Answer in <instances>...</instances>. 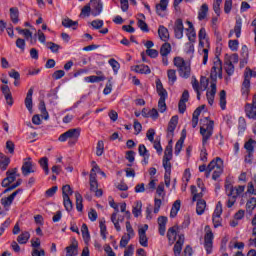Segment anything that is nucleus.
Listing matches in <instances>:
<instances>
[{"label":"nucleus","instance_id":"obj_22","mask_svg":"<svg viewBox=\"0 0 256 256\" xmlns=\"http://www.w3.org/2000/svg\"><path fill=\"white\" fill-rule=\"evenodd\" d=\"M2 93L5 97L7 105H13V96L11 95V90L9 89V86L3 85Z\"/></svg>","mask_w":256,"mask_h":256},{"label":"nucleus","instance_id":"obj_15","mask_svg":"<svg viewBox=\"0 0 256 256\" xmlns=\"http://www.w3.org/2000/svg\"><path fill=\"white\" fill-rule=\"evenodd\" d=\"M169 5V0H160V3L156 4V13L160 17H165V11H167V7Z\"/></svg>","mask_w":256,"mask_h":256},{"label":"nucleus","instance_id":"obj_46","mask_svg":"<svg viewBox=\"0 0 256 256\" xmlns=\"http://www.w3.org/2000/svg\"><path fill=\"white\" fill-rule=\"evenodd\" d=\"M183 143H185V136H181L175 145V155H179L181 153V149H183Z\"/></svg>","mask_w":256,"mask_h":256},{"label":"nucleus","instance_id":"obj_10","mask_svg":"<svg viewBox=\"0 0 256 256\" xmlns=\"http://www.w3.org/2000/svg\"><path fill=\"white\" fill-rule=\"evenodd\" d=\"M21 171L24 177H27V175L31 173H35V170L33 169V162H31V157L24 159V163L22 165Z\"/></svg>","mask_w":256,"mask_h":256},{"label":"nucleus","instance_id":"obj_6","mask_svg":"<svg viewBox=\"0 0 256 256\" xmlns=\"http://www.w3.org/2000/svg\"><path fill=\"white\" fill-rule=\"evenodd\" d=\"M19 176L20 175L17 174V168L9 169L6 172V177L2 180V184H1L2 187H5L6 189H9V187H11V183L15 182V180Z\"/></svg>","mask_w":256,"mask_h":256},{"label":"nucleus","instance_id":"obj_47","mask_svg":"<svg viewBox=\"0 0 256 256\" xmlns=\"http://www.w3.org/2000/svg\"><path fill=\"white\" fill-rule=\"evenodd\" d=\"M255 207H256V198L252 197L246 203V210L249 211V213H253V209H255Z\"/></svg>","mask_w":256,"mask_h":256},{"label":"nucleus","instance_id":"obj_41","mask_svg":"<svg viewBox=\"0 0 256 256\" xmlns=\"http://www.w3.org/2000/svg\"><path fill=\"white\" fill-rule=\"evenodd\" d=\"M16 31H18L19 35H24L25 39H33V32L29 29H21L20 27H16Z\"/></svg>","mask_w":256,"mask_h":256},{"label":"nucleus","instance_id":"obj_13","mask_svg":"<svg viewBox=\"0 0 256 256\" xmlns=\"http://www.w3.org/2000/svg\"><path fill=\"white\" fill-rule=\"evenodd\" d=\"M22 191H23L22 189H18L14 191L10 196L2 198L1 205H3V207H5L6 209L7 207H11L15 197H17V195H19V193H21Z\"/></svg>","mask_w":256,"mask_h":256},{"label":"nucleus","instance_id":"obj_25","mask_svg":"<svg viewBox=\"0 0 256 256\" xmlns=\"http://www.w3.org/2000/svg\"><path fill=\"white\" fill-rule=\"evenodd\" d=\"M158 35L161 41H169V30L165 26H159Z\"/></svg>","mask_w":256,"mask_h":256},{"label":"nucleus","instance_id":"obj_59","mask_svg":"<svg viewBox=\"0 0 256 256\" xmlns=\"http://www.w3.org/2000/svg\"><path fill=\"white\" fill-rule=\"evenodd\" d=\"M47 47L48 49H50V51H52V53H58L59 49H61V46H59V44L53 42H48Z\"/></svg>","mask_w":256,"mask_h":256},{"label":"nucleus","instance_id":"obj_33","mask_svg":"<svg viewBox=\"0 0 256 256\" xmlns=\"http://www.w3.org/2000/svg\"><path fill=\"white\" fill-rule=\"evenodd\" d=\"M167 77L169 85H175V81H177V71L174 69H169L167 71Z\"/></svg>","mask_w":256,"mask_h":256},{"label":"nucleus","instance_id":"obj_40","mask_svg":"<svg viewBox=\"0 0 256 256\" xmlns=\"http://www.w3.org/2000/svg\"><path fill=\"white\" fill-rule=\"evenodd\" d=\"M63 205L68 213L73 211V201H71V198L69 196H64Z\"/></svg>","mask_w":256,"mask_h":256},{"label":"nucleus","instance_id":"obj_8","mask_svg":"<svg viewBox=\"0 0 256 256\" xmlns=\"http://www.w3.org/2000/svg\"><path fill=\"white\" fill-rule=\"evenodd\" d=\"M223 214V205L221 204V202H218L216 205V208L214 210L213 216H212V221H213V225L215 227V229H217V227H221V215Z\"/></svg>","mask_w":256,"mask_h":256},{"label":"nucleus","instance_id":"obj_12","mask_svg":"<svg viewBox=\"0 0 256 256\" xmlns=\"http://www.w3.org/2000/svg\"><path fill=\"white\" fill-rule=\"evenodd\" d=\"M185 243V235L184 234H179L178 239L174 245V255L179 256L181 255V251H183V245Z\"/></svg>","mask_w":256,"mask_h":256},{"label":"nucleus","instance_id":"obj_36","mask_svg":"<svg viewBox=\"0 0 256 256\" xmlns=\"http://www.w3.org/2000/svg\"><path fill=\"white\" fill-rule=\"evenodd\" d=\"M207 13H209V6L207 4H203L198 13L199 21H203V19H205V17H207Z\"/></svg>","mask_w":256,"mask_h":256},{"label":"nucleus","instance_id":"obj_18","mask_svg":"<svg viewBox=\"0 0 256 256\" xmlns=\"http://www.w3.org/2000/svg\"><path fill=\"white\" fill-rule=\"evenodd\" d=\"M226 191H229L228 197H231V195H234L235 197H239L243 191H245V186H238L236 188H233V186L228 185L226 186Z\"/></svg>","mask_w":256,"mask_h":256},{"label":"nucleus","instance_id":"obj_29","mask_svg":"<svg viewBox=\"0 0 256 256\" xmlns=\"http://www.w3.org/2000/svg\"><path fill=\"white\" fill-rule=\"evenodd\" d=\"M134 71L136 73H140L141 75H149V73H151V68H149V66L147 65H136L134 68Z\"/></svg>","mask_w":256,"mask_h":256},{"label":"nucleus","instance_id":"obj_4","mask_svg":"<svg viewBox=\"0 0 256 256\" xmlns=\"http://www.w3.org/2000/svg\"><path fill=\"white\" fill-rule=\"evenodd\" d=\"M207 123L206 126H201L200 127V135H202V145L203 147H205V145H207V141H209L211 139V137L213 136V129L215 126V122L213 120H207V118H205Z\"/></svg>","mask_w":256,"mask_h":256},{"label":"nucleus","instance_id":"obj_11","mask_svg":"<svg viewBox=\"0 0 256 256\" xmlns=\"http://www.w3.org/2000/svg\"><path fill=\"white\" fill-rule=\"evenodd\" d=\"M90 3L92 4L91 15L93 17H98L100 13H103V2L101 0H91Z\"/></svg>","mask_w":256,"mask_h":256},{"label":"nucleus","instance_id":"obj_19","mask_svg":"<svg viewBox=\"0 0 256 256\" xmlns=\"http://www.w3.org/2000/svg\"><path fill=\"white\" fill-rule=\"evenodd\" d=\"M25 107L30 113H33V88H30L25 98Z\"/></svg>","mask_w":256,"mask_h":256},{"label":"nucleus","instance_id":"obj_30","mask_svg":"<svg viewBox=\"0 0 256 256\" xmlns=\"http://www.w3.org/2000/svg\"><path fill=\"white\" fill-rule=\"evenodd\" d=\"M10 18L12 23H14L15 25L19 23V8L17 7L10 8Z\"/></svg>","mask_w":256,"mask_h":256},{"label":"nucleus","instance_id":"obj_1","mask_svg":"<svg viewBox=\"0 0 256 256\" xmlns=\"http://www.w3.org/2000/svg\"><path fill=\"white\" fill-rule=\"evenodd\" d=\"M222 67L223 62H221L219 57H216L210 72V79L212 80L210 85L211 90L206 93L209 105H213V101H215V95L217 93V76Z\"/></svg>","mask_w":256,"mask_h":256},{"label":"nucleus","instance_id":"obj_48","mask_svg":"<svg viewBox=\"0 0 256 256\" xmlns=\"http://www.w3.org/2000/svg\"><path fill=\"white\" fill-rule=\"evenodd\" d=\"M71 195H73V189H71V185H64L62 187V197H71Z\"/></svg>","mask_w":256,"mask_h":256},{"label":"nucleus","instance_id":"obj_23","mask_svg":"<svg viewBox=\"0 0 256 256\" xmlns=\"http://www.w3.org/2000/svg\"><path fill=\"white\" fill-rule=\"evenodd\" d=\"M139 243L142 247H149V238L145 234V230H138Z\"/></svg>","mask_w":256,"mask_h":256},{"label":"nucleus","instance_id":"obj_39","mask_svg":"<svg viewBox=\"0 0 256 256\" xmlns=\"http://www.w3.org/2000/svg\"><path fill=\"white\" fill-rule=\"evenodd\" d=\"M220 107L223 111H225L227 107V92H225V90L220 91Z\"/></svg>","mask_w":256,"mask_h":256},{"label":"nucleus","instance_id":"obj_3","mask_svg":"<svg viewBox=\"0 0 256 256\" xmlns=\"http://www.w3.org/2000/svg\"><path fill=\"white\" fill-rule=\"evenodd\" d=\"M80 136L81 128H72L61 134L58 138V141H60L61 143H65V141L69 139V145H75V143L79 141Z\"/></svg>","mask_w":256,"mask_h":256},{"label":"nucleus","instance_id":"obj_28","mask_svg":"<svg viewBox=\"0 0 256 256\" xmlns=\"http://www.w3.org/2000/svg\"><path fill=\"white\" fill-rule=\"evenodd\" d=\"M99 189V183L97 182V173L90 174V191L94 192Z\"/></svg>","mask_w":256,"mask_h":256},{"label":"nucleus","instance_id":"obj_16","mask_svg":"<svg viewBox=\"0 0 256 256\" xmlns=\"http://www.w3.org/2000/svg\"><path fill=\"white\" fill-rule=\"evenodd\" d=\"M79 243L77 240H73L71 245L66 247V256H77L79 255L78 251Z\"/></svg>","mask_w":256,"mask_h":256},{"label":"nucleus","instance_id":"obj_63","mask_svg":"<svg viewBox=\"0 0 256 256\" xmlns=\"http://www.w3.org/2000/svg\"><path fill=\"white\" fill-rule=\"evenodd\" d=\"M233 31L236 34L237 39H239V37H241V21L239 20L236 21Z\"/></svg>","mask_w":256,"mask_h":256},{"label":"nucleus","instance_id":"obj_45","mask_svg":"<svg viewBox=\"0 0 256 256\" xmlns=\"http://www.w3.org/2000/svg\"><path fill=\"white\" fill-rule=\"evenodd\" d=\"M141 209H143V203L141 201H136V204L132 209L134 217H139V215H141Z\"/></svg>","mask_w":256,"mask_h":256},{"label":"nucleus","instance_id":"obj_57","mask_svg":"<svg viewBox=\"0 0 256 256\" xmlns=\"http://www.w3.org/2000/svg\"><path fill=\"white\" fill-rule=\"evenodd\" d=\"M111 221L114 223L116 231H121V225H119V219H117V213L111 215Z\"/></svg>","mask_w":256,"mask_h":256},{"label":"nucleus","instance_id":"obj_34","mask_svg":"<svg viewBox=\"0 0 256 256\" xmlns=\"http://www.w3.org/2000/svg\"><path fill=\"white\" fill-rule=\"evenodd\" d=\"M39 165L40 167H42L45 175H47L49 173V158L47 157L40 158Z\"/></svg>","mask_w":256,"mask_h":256},{"label":"nucleus","instance_id":"obj_61","mask_svg":"<svg viewBox=\"0 0 256 256\" xmlns=\"http://www.w3.org/2000/svg\"><path fill=\"white\" fill-rule=\"evenodd\" d=\"M131 238H132L131 236H127V235L122 236L120 240V247L121 248L127 247V245H129V241H131Z\"/></svg>","mask_w":256,"mask_h":256},{"label":"nucleus","instance_id":"obj_60","mask_svg":"<svg viewBox=\"0 0 256 256\" xmlns=\"http://www.w3.org/2000/svg\"><path fill=\"white\" fill-rule=\"evenodd\" d=\"M138 27L143 31L144 33H149V26L146 24L145 21L139 19L138 20Z\"/></svg>","mask_w":256,"mask_h":256},{"label":"nucleus","instance_id":"obj_64","mask_svg":"<svg viewBox=\"0 0 256 256\" xmlns=\"http://www.w3.org/2000/svg\"><path fill=\"white\" fill-rule=\"evenodd\" d=\"M32 256H45V250L40 248H34L31 253Z\"/></svg>","mask_w":256,"mask_h":256},{"label":"nucleus","instance_id":"obj_51","mask_svg":"<svg viewBox=\"0 0 256 256\" xmlns=\"http://www.w3.org/2000/svg\"><path fill=\"white\" fill-rule=\"evenodd\" d=\"M207 87H209V79H207L205 76H202L200 78V91H206Z\"/></svg>","mask_w":256,"mask_h":256},{"label":"nucleus","instance_id":"obj_50","mask_svg":"<svg viewBox=\"0 0 256 256\" xmlns=\"http://www.w3.org/2000/svg\"><path fill=\"white\" fill-rule=\"evenodd\" d=\"M105 151V143L102 140H99L96 147L97 157H101Z\"/></svg>","mask_w":256,"mask_h":256},{"label":"nucleus","instance_id":"obj_43","mask_svg":"<svg viewBox=\"0 0 256 256\" xmlns=\"http://www.w3.org/2000/svg\"><path fill=\"white\" fill-rule=\"evenodd\" d=\"M224 69L229 77L235 73V66L233 65V62L226 61Z\"/></svg>","mask_w":256,"mask_h":256},{"label":"nucleus","instance_id":"obj_2","mask_svg":"<svg viewBox=\"0 0 256 256\" xmlns=\"http://www.w3.org/2000/svg\"><path fill=\"white\" fill-rule=\"evenodd\" d=\"M173 63L177 67L178 74L182 79H189L191 77V63L179 56L174 58Z\"/></svg>","mask_w":256,"mask_h":256},{"label":"nucleus","instance_id":"obj_55","mask_svg":"<svg viewBox=\"0 0 256 256\" xmlns=\"http://www.w3.org/2000/svg\"><path fill=\"white\" fill-rule=\"evenodd\" d=\"M163 159H173V148H171V145L166 146Z\"/></svg>","mask_w":256,"mask_h":256},{"label":"nucleus","instance_id":"obj_38","mask_svg":"<svg viewBox=\"0 0 256 256\" xmlns=\"http://www.w3.org/2000/svg\"><path fill=\"white\" fill-rule=\"evenodd\" d=\"M86 83H101V81H105V77L103 76H87L84 78Z\"/></svg>","mask_w":256,"mask_h":256},{"label":"nucleus","instance_id":"obj_52","mask_svg":"<svg viewBox=\"0 0 256 256\" xmlns=\"http://www.w3.org/2000/svg\"><path fill=\"white\" fill-rule=\"evenodd\" d=\"M39 109H40L42 115H44L45 121H47V119H49V112H47V108L45 107V102L44 101H41L39 103Z\"/></svg>","mask_w":256,"mask_h":256},{"label":"nucleus","instance_id":"obj_49","mask_svg":"<svg viewBox=\"0 0 256 256\" xmlns=\"http://www.w3.org/2000/svg\"><path fill=\"white\" fill-rule=\"evenodd\" d=\"M62 25L63 27L70 28V27L78 26L79 22L73 21L70 18H66L62 20Z\"/></svg>","mask_w":256,"mask_h":256},{"label":"nucleus","instance_id":"obj_26","mask_svg":"<svg viewBox=\"0 0 256 256\" xmlns=\"http://www.w3.org/2000/svg\"><path fill=\"white\" fill-rule=\"evenodd\" d=\"M167 237L170 245H173L177 241V230H175V227L168 229Z\"/></svg>","mask_w":256,"mask_h":256},{"label":"nucleus","instance_id":"obj_24","mask_svg":"<svg viewBox=\"0 0 256 256\" xmlns=\"http://www.w3.org/2000/svg\"><path fill=\"white\" fill-rule=\"evenodd\" d=\"M158 225H159V233L160 235H165L166 225H167V217L160 216L158 217Z\"/></svg>","mask_w":256,"mask_h":256},{"label":"nucleus","instance_id":"obj_54","mask_svg":"<svg viewBox=\"0 0 256 256\" xmlns=\"http://www.w3.org/2000/svg\"><path fill=\"white\" fill-rule=\"evenodd\" d=\"M100 235L104 240L107 239V226L105 225V221H100Z\"/></svg>","mask_w":256,"mask_h":256},{"label":"nucleus","instance_id":"obj_32","mask_svg":"<svg viewBox=\"0 0 256 256\" xmlns=\"http://www.w3.org/2000/svg\"><path fill=\"white\" fill-rule=\"evenodd\" d=\"M10 163H11V159H9V157L3 154H0V169H2V171H5L7 167H9Z\"/></svg>","mask_w":256,"mask_h":256},{"label":"nucleus","instance_id":"obj_58","mask_svg":"<svg viewBox=\"0 0 256 256\" xmlns=\"http://www.w3.org/2000/svg\"><path fill=\"white\" fill-rule=\"evenodd\" d=\"M138 153L140 155V157H145L147 155H150L149 154V150H147V147H145L144 144H140L139 147H138Z\"/></svg>","mask_w":256,"mask_h":256},{"label":"nucleus","instance_id":"obj_35","mask_svg":"<svg viewBox=\"0 0 256 256\" xmlns=\"http://www.w3.org/2000/svg\"><path fill=\"white\" fill-rule=\"evenodd\" d=\"M31 237V234H29V232H22L18 238H17V242L20 244V245H25L27 243V241H29Z\"/></svg>","mask_w":256,"mask_h":256},{"label":"nucleus","instance_id":"obj_44","mask_svg":"<svg viewBox=\"0 0 256 256\" xmlns=\"http://www.w3.org/2000/svg\"><path fill=\"white\" fill-rule=\"evenodd\" d=\"M81 232L85 243H89L91 235L89 234V228L87 227V224L82 225Z\"/></svg>","mask_w":256,"mask_h":256},{"label":"nucleus","instance_id":"obj_14","mask_svg":"<svg viewBox=\"0 0 256 256\" xmlns=\"http://www.w3.org/2000/svg\"><path fill=\"white\" fill-rule=\"evenodd\" d=\"M177 123H179V116L175 115L170 119V121L168 123L167 137H173V135L175 133V129H177Z\"/></svg>","mask_w":256,"mask_h":256},{"label":"nucleus","instance_id":"obj_20","mask_svg":"<svg viewBox=\"0 0 256 256\" xmlns=\"http://www.w3.org/2000/svg\"><path fill=\"white\" fill-rule=\"evenodd\" d=\"M241 93L244 97H246V99L249 97V94L251 93V80L244 78L241 87Z\"/></svg>","mask_w":256,"mask_h":256},{"label":"nucleus","instance_id":"obj_5","mask_svg":"<svg viewBox=\"0 0 256 256\" xmlns=\"http://www.w3.org/2000/svg\"><path fill=\"white\" fill-rule=\"evenodd\" d=\"M209 172L213 171L212 179L217 181L219 177L223 174V159L217 157L215 160H212L208 165Z\"/></svg>","mask_w":256,"mask_h":256},{"label":"nucleus","instance_id":"obj_56","mask_svg":"<svg viewBox=\"0 0 256 256\" xmlns=\"http://www.w3.org/2000/svg\"><path fill=\"white\" fill-rule=\"evenodd\" d=\"M251 77H256V72L251 70V68H246L244 71V78L251 81Z\"/></svg>","mask_w":256,"mask_h":256},{"label":"nucleus","instance_id":"obj_53","mask_svg":"<svg viewBox=\"0 0 256 256\" xmlns=\"http://www.w3.org/2000/svg\"><path fill=\"white\" fill-rule=\"evenodd\" d=\"M109 65L112 67L114 73H117V71H119L121 65L119 64V62H117V60H115L114 58H111L108 61Z\"/></svg>","mask_w":256,"mask_h":256},{"label":"nucleus","instance_id":"obj_37","mask_svg":"<svg viewBox=\"0 0 256 256\" xmlns=\"http://www.w3.org/2000/svg\"><path fill=\"white\" fill-rule=\"evenodd\" d=\"M169 53H171V44L169 42H166L160 48V55L162 57H167Z\"/></svg>","mask_w":256,"mask_h":256},{"label":"nucleus","instance_id":"obj_42","mask_svg":"<svg viewBox=\"0 0 256 256\" xmlns=\"http://www.w3.org/2000/svg\"><path fill=\"white\" fill-rule=\"evenodd\" d=\"M76 197V209L77 211H83V196L79 192H75Z\"/></svg>","mask_w":256,"mask_h":256},{"label":"nucleus","instance_id":"obj_21","mask_svg":"<svg viewBox=\"0 0 256 256\" xmlns=\"http://www.w3.org/2000/svg\"><path fill=\"white\" fill-rule=\"evenodd\" d=\"M256 141L253 138H250L244 144V149H246L247 153H249V157H253V153H255Z\"/></svg>","mask_w":256,"mask_h":256},{"label":"nucleus","instance_id":"obj_17","mask_svg":"<svg viewBox=\"0 0 256 256\" xmlns=\"http://www.w3.org/2000/svg\"><path fill=\"white\" fill-rule=\"evenodd\" d=\"M188 28L186 29L187 37L191 43H195V39H197V33L195 32V27L193 26V23L189 20L186 21Z\"/></svg>","mask_w":256,"mask_h":256},{"label":"nucleus","instance_id":"obj_62","mask_svg":"<svg viewBox=\"0 0 256 256\" xmlns=\"http://www.w3.org/2000/svg\"><path fill=\"white\" fill-rule=\"evenodd\" d=\"M65 77V71L64 70H57L52 74V78L55 79V81L59 79H63Z\"/></svg>","mask_w":256,"mask_h":256},{"label":"nucleus","instance_id":"obj_27","mask_svg":"<svg viewBox=\"0 0 256 256\" xmlns=\"http://www.w3.org/2000/svg\"><path fill=\"white\" fill-rule=\"evenodd\" d=\"M207 207V202L203 199H199L196 204L197 215H203L205 213V208Z\"/></svg>","mask_w":256,"mask_h":256},{"label":"nucleus","instance_id":"obj_9","mask_svg":"<svg viewBox=\"0 0 256 256\" xmlns=\"http://www.w3.org/2000/svg\"><path fill=\"white\" fill-rule=\"evenodd\" d=\"M183 31H185V27L183 26V19L178 18L174 23V35L176 39H183Z\"/></svg>","mask_w":256,"mask_h":256},{"label":"nucleus","instance_id":"obj_31","mask_svg":"<svg viewBox=\"0 0 256 256\" xmlns=\"http://www.w3.org/2000/svg\"><path fill=\"white\" fill-rule=\"evenodd\" d=\"M179 209H181V200H176L171 208L170 217L175 218L177 217V213H179Z\"/></svg>","mask_w":256,"mask_h":256},{"label":"nucleus","instance_id":"obj_7","mask_svg":"<svg viewBox=\"0 0 256 256\" xmlns=\"http://www.w3.org/2000/svg\"><path fill=\"white\" fill-rule=\"evenodd\" d=\"M206 234L204 236V247L206 249V253L210 255L213 251V231H211L210 226L205 227Z\"/></svg>","mask_w":256,"mask_h":256}]
</instances>
